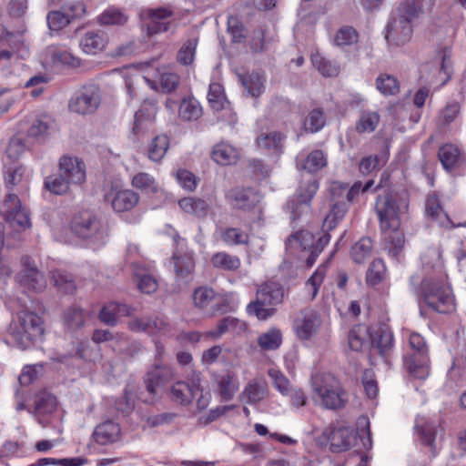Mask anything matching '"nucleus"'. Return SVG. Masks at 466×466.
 Segmentation results:
<instances>
[{
	"label": "nucleus",
	"mask_w": 466,
	"mask_h": 466,
	"mask_svg": "<svg viewBox=\"0 0 466 466\" xmlns=\"http://www.w3.org/2000/svg\"><path fill=\"white\" fill-rule=\"evenodd\" d=\"M422 12L420 0H404L393 11L386 27L385 38L396 46L409 42L413 32V22Z\"/></svg>",
	"instance_id": "1"
},
{
	"label": "nucleus",
	"mask_w": 466,
	"mask_h": 466,
	"mask_svg": "<svg viewBox=\"0 0 466 466\" xmlns=\"http://www.w3.org/2000/svg\"><path fill=\"white\" fill-rule=\"evenodd\" d=\"M312 400L327 410H340L348 402V394L340 382L329 373L316 374L311 379Z\"/></svg>",
	"instance_id": "2"
},
{
	"label": "nucleus",
	"mask_w": 466,
	"mask_h": 466,
	"mask_svg": "<svg viewBox=\"0 0 466 466\" xmlns=\"http://www.w3.org/2000/svg\"><path fill=\"white\" fill-rule=\"evenodd\" d=\"M7 333L18 348L28 349L44 334L43 320L34 312L21 310L13 319Z\"/></svg>",
	"instance_id": "3"
},
{
	"label": "nucleus",
	"mask_w": 466,
	"mask_h": 466,
	"mask_svg": "<svg viewBox=\"0 0 466 466\" xmlns=\"http://www.w3.org/2000/svg\"><path fill=\"white\" fill-rule=\"evenodd\" d=\"M70 229L76 237L97 247L106 244L109 236L107 222L100 216L87 210L73 217Z\"/></svg>",
	"instance_id": "4"
},
{
	"label": "nucleus",
	"mask_w": 466,
	"mask_h": 466,
	"mask_svg": "<svg viewBox=\"0 0 466 466\" xmlns=\"http://www.w3.org/2000/svg\"><path fill=\"white\" fill-rule=\"evenodd\" d=\"M329 240L330 236L328 233H324L316 239L311 232L300 230L289 236L285 244L287 250L297 255L300 259H305L309 268L315 263Z\"/></svg>",
	"instance_id": "5"
},
{
	"label": "nucleus",
	"mask_w": 466,
	"mask_h": 466,
	"mask_svg": "<svg viewBox=\"0 0 466 466\" xmlns=\"http://www.w3.org/2000/svg\"><path fill=\"white\" fill-rule=\"evenodd\" d=\"M410 350L404 357V366L416 379L424 380L429 375L428 349L424 339L412 333L409 339Z\"/></svg>",
	"instance_id": "6"
},
{
	"label": "nucleus",
	"mask_w": 466,
	"mask_h": 466,
	"mask_svg": "<svg viewBox=\"0 0 466 466\" xmlns=\"http://www.w3.org/2000/svg\"><path fill=\"white\" fill-rule=\"evenodd\" d=\"M425 302L439 313H449L454 309V298L450 286L443 279L439 280L425 279L422 282Z\"/></svg>",
	"instance_id": "7"
},
{
	"label": "nucleus",
	"mask_w": 466,
	"mask_h": 466,
	"mask_svg": "<svg viewBox=\"0 0 466 466\" xmlns=\"http://www.w3.org/2000/svg\"><path fill=\"white\" fill-rule=\"evenodd\" d=\"M318 188V181L311 175L300 182L296 194L286 205L290 219L295 220L309 210V203Z\"/></svg>",
	"instance_id": "8"
},
{
	"label": "nucleus",
	"mask_w": 466,
	"mask_h": 466,
	"mask_svg": "<svg viewBox=\"0 0 466 466\" xmlns=\"http://www.w3.org/2000/svg\"><path fill=\"white\" fill-rule=\"evenodd\" d=\"M375 209L380 219V226L382 232L388 229H396L400 226V207L390 194L378 197Z\"/></svg>",
	"instance_id": "9"
},
{
	"label": "nucleus",
	"mask_w": 466,
	"mask_h": 466,
	"mask_svg": "<svg viewBox=\"0 0 466 466\" xmlns=\"http://www.w3.org/2000/svg\"><path fill=\"white\" fill-rule=\"evenodd\" d=\"M99 90L95 86H83L69 101V109L78 115H89L96 112L100 105Z\"/></svg>",
	"instance_id": "10"
},
{
	"label": "nucleus",
	"mask_w": 466,
	"mask_h": 466,
	"mask_svg": "<svg viewBox=\"0 0 466 466\" xmlns=\"http://www.w3.org/2000/svg\"><path fill=\"white\" fill-rule=\"evenodd\" d=\"M3 208L6 221L15 230L22 231L31 227L29 212L22 206L17 195L8 193Z\"/></svg>",
	"instance_id": "11"
},
{
	"label": "nucleus",
	"mask_w": 466,
	"mask_h": 466,
	"mask_svg": "<svg viewBox=\"0 0 466 466\" xmlns=\"http://www.w3.org/2000/svg\"><path fill=\"white\" fill-rule=\"evenodd\" d=\"M321 326L320 315L312 309L300 311L294 322V329L299 339L308 340L315 336Z\"/></svg>",
	"instance_id": "12"
},
{
	"label": "nucleus",
	"mask_w": 466,
	"mask_h": 466,
	"mask_svg": "<svg viewBox=\"0 0 466 466\" xmlns=\"http://www.w3.org/2000/svg\"><path fill=\"white\" fill-rule=\"evenodd\" d=\"M146 16L149 20L147 23V35H154L167 32L171 27V22L168 20L173 12L166 7L149 8L146 10Z\"/></svg>",
	"instance_id": "13"
},
{
	"label": "nucleus",
	"mask_w": 466,
	"mask_h": 466,
	"mask_svg": "<svg viewBox=\"0 0 466 466\" xmlns=\"http://www.w3.org/2000/svg\"><path fill=\"white\" fill-rule=\"evenodd\" d=\"M216 392L223 401L231 400L239 390V381L235 371L228 370L216 376Z\"/></svg>",
	"instance_id": "14"
},
{
	"label": "nucleus",
	"mask_w": 466,
	"mask_h": 466,
	"mask_svg": "<svg viewBox=\"0 0 466 466\" xmlns=\"http://www.w3.org/2000/svg\"><path fill=\"white\" fill-rule=\"evenodd\" d=\"M199 390L200 378L199 374H198L191 384L182 380L174 383L170 389V398L180 405H187Z\"/></svg>",
	"instance_id": "15"
},
{
	"label": "nucleus",
	"mask_w": 466,
	"mask_h": 466,
	"mask_svg": "<svg viewBox=\"0 0 466 466\" xmlns=\"http://www.w3.org/2000/svg\"><path fill=\"white\" fill-rule=\"evenodd\" d=\"M59 171L70 184H81L86 179L85 164L76 157H62L59 161Z\"/></svg>",
	"instance_id": "16"
},
{
	"label": "nucleus",
	"mask_w": 466,
	"mask_h": 466,
	"mask_svg": "<svg viewBox=\"0 0 466 466\" xmlns=\"http://www.w3.org/2000/svg\"><path fill=\"white\" fill-rule=\"evenodd\" d=\"M23 266L24 268L18 275L20 284L35 291L45 289V278L29 258H23Z\"/></svg>",
	"instance_id": "17"
},
{
	"label": "nucleus",
	"mask_w": 466,
	"mask_h": 466,
	"mask_svg": "<svg viewBox=\"0 0 466 466\" xmlns=\"http://www.w3.org/2000/svg\"><path fill=\"white\" fill-rule=\"evenodd\" d=\"M231 205L238 209L248 210L259 201V197L251 188H234L228 195Z\"/></svg>",
	"instance_id": "18"
},
{
	"label": "nucleus",
	"mask_w": 466,
	"mask_h": 466,
	"mask_svg": "<svg viewBox=\"0 0 466 466\" xmlns=\"http://www.w3.org/2000/svg\"><path fill=\"white\" fill-rule=\"evenodd\" d=\"M268 393L267 383L263 380L253 379L247 383L240 394V398L247 404L256 405L263 400Z\"/></svg>",
	"instance_id": "19"
},
{
	"label": "nucleus",
	"mask_w": 466,
	"mask_h": 466,
	"mask_svg": "<svg viewBox=\"0 0 466 466\" xmlns=\"http://www.w3.org/2000/svg\"><path fill=\"white\" fill-rule=\"evenodd\" d=\"M120 427L112 420H106L95 428L94 440L100 445H107L117 441L120 438Z\"/></svg>",
	"instance_id": "20"
},
{
	"label": "nucleus",
	"mask_w": 466,
	"mask_h": 466,
	"mask_svg": "<svg viewBox=\"0 0 466 466\" xmlns=\"http://www.w3.org/2000/svg\"><path fill=\"white\" fill-rule=\"evenodd\" d=\"M173 376L172 370L167 366L157 365L151 370L146 378L147 390L151 394H156Z\"/></svg>",
	"instance_id": "21"
},
{
	"label": "nucleus",
	"mask_w": 466,
	"mask_h": 466,
	"mask_svg": "<svg viewBox=\"0 0 466 466\" xmlns=\"http://www.w3.org/2000/svg\"><path fill=\"white\" fill-rule=\"evenodd\" d=\"M211 157L219 165H234L239 158V151L227 142H220L213 147Z\"/></svg>",
	"instance_id": "22"
},
{
	"label": "nucleus",
	"mask_w": 466,
	"mask_h": 466,
	"mask_svg": "<svg viewBox=\"0 0 466 466\" xmlns=\"http://www.w3.org/2000/svg\"><path fill=\"white\" fill-rule=\"evenodd\" d=\"M256 296L265 301L266 304L275 307L283 301L284 290L277 282H267L259 286Z\"/></svg>",
	"instance_id": "23"
},
{
	"label": "nucleus",
	"mask_w": 466,
	"mask_h": 466,
	"mask_svg": "<svg viewBox=\"0 0 466 466\" xmlns=\"http://www.w3.org/2000/svg\"><path fill=\"white\" fill-rule=\"evenodd\" d=\"M139 196L131 189H121L115 193L111 205L115 211L125 212L137 205Z\"/></svg>",
	"instance_id": "24"
},
{
	"label": "nucleus",
	"mask_w": 466,
	"mask_h": 466,
	"mask_svg": "<svg viewBox=\"0 0 466 466\" xmlns=\"http://www.w3.org/2000/svg\"><path fill=\"white\" fill-rule=\"evenodd\" d=\"M129 315H131V309L127 305L110 302L100 310L99 319L106 325L115 326L116 324L117 316Z\"/></svg>",
	"instance_id": "25"
},
{
	"label": "nucleus",
	"mask_w": 466,
	"mask_h": 466,
	"mask_svg": "<svg viewBox=\"0 0 466 466\" xmlns=\"http://www.w3.org/2000/svg\"><path fill=\"white\" fill-rule=\"evenodd\" d=\"M202 116V106L194 97H185L178 106V117L185 122L198 120Z\"/></svg>",
	"instance_id": "26"
},
{
	"label": "nucleus",
	"mask_w": 466,
	"mask_h": 466,
	"mask_svg": "<svg viewBox=\"0 0 466 466\" xmlns=\"http://www.w3.org/2000/svg\"><path fill=\"white\" fill-rule=\"evenodd\" d=\"M210 263L216 269L224 271H236L241 266V260L238 256L226 251H218L211 256Z\"/></svg>",
	"instance_id": "27"
},
{
	"label": "nucleus",
	"mask_w": 466,
	"mask_h": 466,
	"mask_svg": "<svg viewBox=\"0 0 466 466\" xmlns=\"http://www.w3.org/2000/svg\"><path fill=\"white\" fill-rule=\"evenodd\" d=\"M56 398L46 391L40 392L35 400V415L40 424L45 426L42 420V416L53 413L56 409Z\"/></svg>",
	"instance_id": "28"
},
{
	"label": "nucleus",
	"mask_w": 466,
	"mask_h": 466,
	"mask_svg": "<svg viewBox=\"0 0 466 466\" xmlns=\"http://www.w3.org/2000/svg\"><path fill=\"white\" fill-rule=\"evenodd\" d=\"M79 45L85 54L96 56L106 46V37L100 32H87Z\"/></svg>",
	"instance_id": "29"
},
{
	"label": "nucleus",
	"mask_w": 466,
	"mask_h": 466,
	"mask_svg": "<svg viewBox=\"0 0 466 466\" xmlns=\"http://www.w3.org/2000/svg\"><path fill=\"white\" fill-rule=\"evenodd\" d=\"M6 187L9 189V193H22L27 191L28 183L25 177V169L23 167L18 166L8 171L5 176Z\"/></svg>",
	"instance_id": "30"
},
{
	"label": "nucleus",
	"mask_w": 466,
	"mask_h": 466,
	"mask_svg": "<svg viewBox=\"0 0 466 466\" xmlns=\"http://www.w3.org/2000/svg\"><path fill=\"white\" fill-rule=\"evenodd\" d=\"M426 213L433 219L438 220L444 228H455L449 217L443 212L436 195H429L426 200Z\"/></svg>",
	"instance_id": "31"
},
{
	"label": "nucleus",
	"mask_w": 466,
	"mask_h": 466,
	"mask_svg": "<svg viewBox=\"0 0 466 466\" xmlns=\"http://www.w3.org/2000/svg\"><path fill=\"white\" fill-rule=\"evenodd\" d=\"M420 259L424 268L435 269L439 272L443 269L442 250L440 245L427 248Z\"/></svg>",
	"instance_id": "32"
},
{
	"label": "nucleus",
	"mask_w": 466,
	"mask_h": 466,
	"mask_svg": "<svg viewBox=\"0 0 466 466\" xmlns=\"http://www.w3.org/2000/svg\"><path fill=\"white\" fill-rule=\"evenodd\" d=\"M81 66V60H43L42 66L52 78L54 75L67 74Z\"/></svg>",
	"instance_id": "33"
},
{
	"label": "nucleus",
	"mask_w": 466,
	"mask_h": 466,
	"mask_svg": "<svg viewBox=\"0 0 466 466\" xmlns=\"http://www.w3.org/2000/svg\"><path fill=\"white\" fill-rule=\"evenodd\" d=\"M157 115V106L154 102L145 103L135 115L134 130L139 132L151 124Z\"/></svg>",
	"instance_id": "34"
},
{
	"label": "nucleus",
	"mask_w": 466,
	"mask_h": 466,
	"mask_svg": "<svg viewBox=\"0 0 466 466\" xmlns=\"http://www.w3.org/2000/svg\"><path fill=\"white\" fill-rule=\"evenodd\" d=\"M238 76L248 94L252 96H258L263 93L265 77L259 72L244 75L238 74Z\"/></svg>",
	"instance_id": "35"
},
{
	"label": "nucleus",
	"mask_w": 466,
	"mask_h": 466,
	"mask_svg": "<svg viewBox=\"0 0 466 466\" xmlns=\"http://www.w3.org/2000/svg\"><path fill=\"white\" fill-rule=\"evenodd\" d=\"M380 116L377 111L361 110L356 123V130L359 133H371L380 123Z\"/></svg>",
	"instance_id": "36"
},
{
	"label": "nucleus",
	"mask_w": 466,
	"mask_h": 466,
	"mask_svg": "<svg viewBox=\"0 0 466 466\" xmlns=\"http://www.w3.org/2000/svg\"><path fill=\"white\" fill-rule=\"evenodd\" d=\"M131 184L144 194H156L159 190V186L156 179L146 172L136 174L131 180Z\"/></svg>",
	"instance_id": "37"
},
{
	"label": "nucleus",
	"mask_w": 466,
	"mask_h": 466,
	"mask_svg": "<svg viewBox=\"0 0 466 466\" xmlns=\"http://www.w3.org/2000/svg\"><path fill=\"white\" fill-rule=\"evenodd\" d=\"M181 209L186 213L203 218L208 211V204L202 198H184L178 201Z\"/></svg>",
	"instance_id": "38"
},
{
	"label": "nucleus",
	"mask_w": 466,
	"mask_h": 466,
	"mask_svg": "<svg viewBox=\"0 0 466 466\" xmlns=\"http://www.w3.org/2000/svg\"><path fill=\"white\" fill-rule=\"evenodd\" d=\"M247 312L259 320H266L276 313V309L256 296V299L248 304Z\"/></svg>",
	"instance_id": "39"
},
{
	"label": "nucleus",
	"mask_w": 466,
	"mask_h": 466,
	"mask_svg": "<svg viewBox=\"0 0 466 466\" xmlns=\"http://www.w3.org/2000/svg\"><path fill=\"white\" fill-rule=\"evenodd\" d=\"M169 147V139L165 135L157 136L149 144L147 155L150 160L159 162Z\"/></svg>",
	"instance_id": "40"
},
{
	"label": "nucleus",
	"mask_w": 466,
	"mask_h": 466,
	"mask_svg": "<svg viewBox=\"0 0 466 466\" xmlns=\"http://www.w3.org/2000/svg\"><path fill=\"white\" fill-rule=\"evenodd\" d=\"M385 234V239L387 240L388 246L387 248L389 250L390 255L394 258H397L404 248V235L399 228L396 229H388Z\"/></svg>",
	"instance_id": "41"
},
{
	"label": "nucleus",
	"mask_w": 466,
	"mask_h": 466,
	"mask_svg": "<svg viewBox=\"0 0 466 466\" xmlns=\"http://www.w3.org/2000/svg\"><path fill=\"white\" fill-rule=\"evenodd\" d=\"M282 342V334L278 329H270L260 334L258 338V345L263 350H275Z\"/></svg>",
	"instance_id": "42"
},
{
	"label": "nucleus",
	"mask_w": 466,
	"mask_h": 466,
	"mask_svg": "<svg viewBox=\"0 0 466 466\" xmlns=\"http://www.w3.org/2000/svg\"><path fill=\"white\" fill-rule=\"evenodd\" d=\"M238 324V320L233 317H226L220 319L215 329L206 331L204 333L205 339L217 340L220 339L228 331L235 329Z\"/></svg>",
	"instance_id": "43"
},
{
	"label": "nucleus",
	"mask_w": 466,
	"mask_h": 466,
	"mask_svg": "<svg viewBox=\"0 0 466 466\" xmlns=\"http://www.w3.org/2000/svg\"><path fill=\"white\" fill-rule=\"evenodd\" d=\"M372 240L370 238H361L351 248L350 256L354 262L363 263L371 254Z\"/></svg>",
	"instance_id": "44"
},
{
	"label": "nucleus",
	"mask_w": 466,
	"mask_h": 466,
	"mask_svg": "<svg viewBox=\"0 0 466 466\" xmlns=\"http://www.w3.org/2000/svg\"><path fill=\"white\" fill-rule=\"evenodd\" d=\"M51 280L54 286L63 293L69 294L76 289L74 278L66 272L60 270L52 271Z\"/></svg>",
	"instance_id": "45"
},
{
	"label": "nucleus",
	"mask_w": 466,
	"mask_h": 466,
	"mask_svg": "<svg viewBox=\"0 0 466 466\" xmlns=\"http://www.w3.org/2000/svg\"><path fill=\"white\" fill-rule=\"evenodd\" d=\"M438 156L443 167L449 170L454 167L458 163L460 158V150L456 146L447 144L439 149Z\"/></svg>",
	"instance_id": "46"
},
{
	"label": "nucleus",
	"mask_w": 466,
	"mask_h": 466,
	"mask_svg": "<svg viewBox=\"0 0 466 466\" xmlns=\"http://www.w3.org/2000/svg\"><path fill=\"white\" fill-rule=\"evenodd\" d=\"M216 291L206 286L197 288L193 292L194 305L200 309H207L216 300Z\"/></svg>",
	"instance_id": "47"
},
{
	"label": "nucleus",
	"mask_w": 466,
	"mask_h": 466,
	"mask_svg": "<svg viewBox=\"0 0 466 466\" xmlns=\"http://www.w3.org/2000/svg\"><path fill=\"white\" fill-rule=\"evenodd\" d=\"M326 124L325 113L320 108H314L309 112L303 121L306 131L316 133L323 128Z\"/></svg>",
	"instance_id": "48"
},
{
	"label": "nucleus",
	"mask_w": 466,
	"mask_h": 466,
	"mask_svg": "<svg viewBox=\"0 0 466 466\" xmlns=\"http://www.w3.org/2000/svg\"><path fill=\"white\" fill-rule=\"evenodd\" d=\"M150 326L149 335L151 336H162L168 338L174 336L173 326L165 317H150Z\"/></svg>",
	"instance_id": "49"
},
{
	"label": "nucleus",
	"mask_w": 466,
	"mask_h": 466,
	"mask_svg": "<svg viewBox=\"0 0 466 466\" xmlns=\"http://www.w3.org/2000/svg\"><path fill=\"white\" fill-rule=\"evenodd\" d=\"M415 428L418 431L421 442L424 445L429 446L432 451H434L436 426L431 422L423 421L420 423V421L417 420Z\"/></svg>",
	"instance_id": "50"
},
{
	"label": "nucleus",
	"mask_w": 466,
	"mask_h": 466,
	"mask_svg": "<svg viewBox=\"0 0 466 466\" xmlns=\"http://www.w3.org/2000/svg\"><path fill=\"white\" fill-rule=\"evenodd\" d=\"M86 319V312L76 307L69 308L64 315V322L67 329L75 330L84 326Z\"/></svg>",
	"instance_id": "51"
},
{
	"label": "nucleus",
	"mask_w": 466,
	"mask_h": 466,
	"mask_svg": "<svg viewBox=\"0 0 466 466\" xmlns=\"http://www.w3.org/2000/svg\"><path fill=\"white\" fill-rule=\"evenodd\" d=\"M70 182L59 172L49 176L45 180V187L56 195L66 194L69 190Z\"/></svg>",
	"instance_id": "52"
},
{
	"label": "nucleus",
	"mask_w": 466,
	"mask_h": 466,
	"mask_svg": "<svg viewBox=\"0 0 466 466\" xmlns=\"http://www.w3.org/2000/svg\"><path fill=\"white\" fill-rule=\"evenodd\" d=\"M220 237L224 243L229 246L247 244L248 235L237 228H226L220 230Z\"/></svg>",
	"instance_id": "53"
},
{
	"label": "nucleus",
	"mask_w": 466,
	"mask_h": 466,
	"mask_svg": "<svg viewBox=\"0 0 466 466\" xmlns=\"http://www.w3.org/2000/svg\"><path fill=\"white\" fill-rule=\"evenodd\" d=\"M327 165V158L323 151L313 150L305 158L302 167L309 173H315Z\"/></svg>",
	"instance_id": "54"
},
{
	"label": "nucleus",
	"mask_w": 466,
	"mask_h": 466,
	"mask_svg": "<svg viewBox=\"0 0 466 466\" xmlns=\"http://www.w3.org/2000/svg\"><path fill=\"white\" fill-rule=\"evenodd\" d=\"M385 274L386 267L384 262L380 258L374 259L368 268L366 281L371 286L378 285L383 280Z\"/></svg>",
	"instance_id": "55"
},
{
	"label": "nucleus",
	"mask_w": 466,
	"mask_h": 466,
	"mask_svg": "<svg viewBox=\"0 0 466 466\" xmlns=\"http://www.w3.org/2000/svg\"><path fill=\"white\" fill-rule=\"evenodd\" d=\"M208 100L211 107L215 110H218L222 106L228 104L224 87L221 84L218 82H212L209 84Z\"/></svg>",
	"instance_id": "56"
},
{
	"label": "nucleus",
	"mask_w": 466,
	"mask_h": 466,
	"mask_svg": "<svg viewBox=\"0 0 466 466\" xmlns=\"http://www.w3.org/2000/svg\"><path fill=\"white\" fill-rule=\"evenodd\" d=\"M268 375L272 380L273 387L282 396H284L286 393H289V390L294 386L285 376V374L279 370L271 368L268 370Z\"/></svg>",
	"instance_id": "57"
},
{
	"label": "nucleus",
	"mask_w": 466,
	"mask_h": 466,
	"mask_svg": "<svg viewBox=\"0 0 466 466\" xmlns=\"http://www.w3.org/2000/svg\"><path fill=\"white\" fill-rule=\"evenodd\" d=\"M350 438L349 430L339 428L332 431L330 436V445L334 451H346L350 447Z\"/></svg>",
	"instance_id": "58"
},
{
	"label": "nucleus",
	"mask_w": 466,
	"mask_h": 466,
	"mask_svg": "<svg viewBox=\"0 0 466 466\" xmlns=\"http://www.w3.org/2000/svg\"><path fill=\"white\" fill-rule=\"evenodd\" d=\"M127 21V16L116 8H108L98 17V22L106 25H122Z\"/></svg>",
	"instance_id": "59"
},
{
	"label": "nucleus",
	"mask_w": 466,
	"mask_h": 466,
	"mask_svg": "<svg viewBox=\"0 0 466 466\" xmlns=\"http://www.w3.org/2000/svg\"><path fill=\"white\" fill-rule=\"evenodd\" d=\"M378 90L384 96H392L399 92L400 86L397 79L390 75H380L376 80Z\"/></svg>",
	"instance_id": "60"
},
{
	"label": "nucleus",
	"mask_w": 466,
	"mask_h": 466,
	"mask_svg": "<svg viewBox=\"0 0 466 466\" xmlns=\"http://www.w3.org/2000/svg\"><path fill=\"white\" fill-rule=\"evenodd\" d=\"M283 137L280 133L273 131L268 133H261L257 138L258 147L279 150L282 147Z\"/></svg>",
	"instance_id": "61"
},
{
	"label": "nucleus",
	"mask_w": 466,
	"mask_h": 466,
	"mask_svg": "<svg viewBox=\"0 0 466 466\" xmlns=\"http://www.w3.org/2000/svg\"><path fill=\"white\" fill-rule=\"evenodd\" d=\"M348 204L349 203L344 200L332 202L330 212L327 215L324 224L329 228L334 227L336 223L344 217L348 208Z\"/></svg>",
	"instance_id": "62"
},
{
	"label": "nucleus",
	"mask_w": 466,
	"mask_h": 466,
	"mask_svg": "<svg viewBox=\"0 0 466 466\" xmlns=\"http://www.w3.org/2000/svg\"><path fill=\"white\" fill-rule=\"evenodd\" d=\"M326 275V266L320 265L306 282V289L311 298L315 299Z\"/></svg>",
	"instance_id": "63"
},
{
	"label": "nucleus",
	"mask_w": 466,
	"mask_h": 466,
	"mask_svg": "<svg viewBox=\"0 0 466 466\" xmlns=\"http://www.w3.org/2000/svg\"><path fill=\"white\" fill-rule=\"evenodd\" d=\"M228 32L231 36V41L235 44L243 43L246 40L245 27L238 17H228Z\"/></svg>",
	"instance_id": "64"
}]
</instances>
